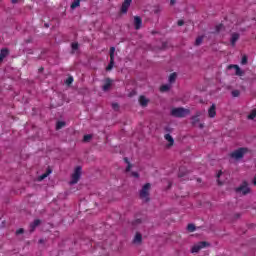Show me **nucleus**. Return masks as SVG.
<instances>
[{
	"label": "nucleus",
	"mask_w": 256,
	"mask_h": 256,
	"mask_svg": "<svg viewBox=\"0 0 256 256\" xmlns=\"http://www.w3.org/2000/svg\"><path fill=\"white\" fill-rule=\"evenodd\" d=\"M81 175H82V168H81V166H78L75 168V170L71 176L70 185H75V184L79 183V180L81 179Z\"/></svg>",
	"instance_id": "nucleus-1"
},
{
	"label": "nucleus",
	"mask_w": 256,
	"mask_h": 256,
	"mask_svg": "<svg viewBox=\"0 0 256 256\" xmlns=\"http://www.w3.org/2000/svg\"><path fill=\"white\" fill-rule=\"evenodd\" d=\"M189 113H190L189 109H185V108H173L171 110L172 117H187Z\"/></svg>",
	"instance_id": "nucleus-2"
},
{
	"label": "nucleus",
	"mask_w": 256,
	"mask_h": 256,
	"mask_svg": "<svg viewBox=\"0 0 256 256\" xmlns=\"http://www.w3.org/2000/svg\"><path fill=\"white\" fill-rule=\"evenodd\" d=\"M151 189V184H145L140 191V198L142 201H149V191Z\"/></svg>",
	"instance_id": "nucleus-3"
},
{
	"label": "nucleus",
	"mask_w": 256,
	"mask_h": 256,
	"mask_svg": "<svg viewBox=\"0 0 256 256\" xmlns=\"http://www.w3.org/2000/svg\"><path fill=\"white\" fill-rule=\"evenodd\" d=\"M236 192L239 193V195H247L248 193H251V188H249L247 182H243L240 187L236 189Z\"/></svg>",
	"instance_id": "nucleus-4"
},
{
	"label": "nucleus",
	"mask_w": 256,
	"mask_h": 256,
	"mask_svg": "<svg viewBox=\"0 0 256 256\" xmlns=\"http://www.w3.org/2000/svg\"><path fill=\"white\" fill-rule=\"evenodd\" d=\"M247 148H240L238 150H235L234 152L231 153V157L232 159H243V156L245 155V153H247Z\"/></svg>",
	"instance_id": "nucleus-5"
},
{
	"label": "nucleus",
	"mask_w": 256,
	"mask_h": 256,
	"mask_svg": "<svg viewBox=\"0 0 256 256\" xmlns=\"http://www.w3.org/2000/svg\"><path fill=\"white\" fill-rule=\"evenodd\" d=\"M209 247V243L207 242H198L196 244H194L191 248V253H199V251H201V249H205Z\"/></svg>",
	"instance_id": "nucleus-6"
},
{
	"label": "nucleus",
	"mask_w": 256,
	"mask_h": 256,
	"mask_svg": "<svg viewBox=\"0 0 256 256\" xmlns=\"http://www.w3.org/2000/svg\"><path fill=\"white\" fill-rule=\"evenodd\" d=\"M115 65V47L110 48V63L106 67L107 71H111L113 69V66Z\"/></svg>",
	"instance_id": "nucleus-7"
},
{
	"label": "nucleus",
	"mask_w": 256,
	"mask_h": 256,
	"mask_svg": "<svg viewBox=\"0 0 256 256\" xmlns=\"http://www.w3.org/2000/svg\"><path fill=\"white\" fill-rule=\"evenodd\" d=\"M228 69H234L235 75H237L238 77H243V75H245V72L241 70L239 65H230L228 66Z\"/></svg>",
	"instance_id": "nucleus-8"
},
{
	"label": "nucleus",
	"mask_w": 256,
	"mask_h": 256,
	"mask_svg": "<svg viewBox=\"0 0 256 256\" xmlns=\"http://www.w3.org/2000/svg\"><path fill=\"white\" fill-rule=\"evenodd\" d=\"M216 115H217V106L215 104H212L208 109V117H210V119H214Z\"/></svg>",
	"instance_id": "nucleus-9"
},
{
	"label": "nucleus",
	"mask_w": 256,
	"mask_h": 256,
	"mask_svg": "<svg viewBox=\"0 0 256 256\" xmlns=\"http://www.w3.org/2000/svg\"><path fill=\"white\" fill-rule=\"evenodd\" d=\"M164 139L168 142V144L166 145L168 148L169 147H173L175 140L173 139V136L170 134H166L164 136Z\"/></svg>",
	"instance_id": "nucleus-10"
},
{
	"label": "nucleus",
	"mask_w": 256,
	"mask_h": 256,
	"mask_svg": "<svg viewBox=\"0 0 256 256\" xmlns=\"http://www.w3.org/2000/svg\"><path fill=\"white\" fill-rule=\"evenodd\" d=\"M130 6H131V0H125L121 8L122 13H127Z\"/></svg>",
	"instance_id": "nucleus-11"
},
{
	"label": "nucleus",
	"mask_w": 256,
	"mask_h": 256,
	"mask_svg": "<svg viewBox=\"0 0 256 256\" xmlns=\"http://www.w3.org/2000/svg\"><path fill=\"white\" fill-rule=\"evenodd\" d=\"M141 25H143V22L139 16L134 17V27L135 29H141Z\"/></svg>",
	"instance_id": "nucleus-12"
},
{
	"label": "nucleus",
	"mask_w": 256,
	"mask_h": 256,
	"mask_svg": "<svg viewBox=\"0 0 256 256\" xmlns=\"http://www.w3.org/2000/svg\"><path fill=\"white\" fill-rule=\"evenodd\" d=\"M239 41V34L233 33L230 39L231 45L234 47V45Z\"/></svg>",
	"instance_id": "nucleus-13"
},
{
	"label": "nucleus",
	"mask_w": 256,
	"mask_h": 256,
	"mask_svg": "<svg viewBox=\"0 0 256 256\" xmlns=\"http://www.w3.org/2000/svg\"><path fill=\"white\" fill-rule=\"evenodd\" d=\"M139 103L142 107H147L149 99H147L145 96H140Z\"/></svg>",
	"instance_id": "nucleus-14"
},
{
	"label": "nucleus",
	"mask_w": 256,
	"mask_h": 256,
	"mask_svg": "<svg viewBox=\"0 0 256 256\" xmlns=\"http://www.w3.org/2000/svg\"><path fill=\"white\" fill-rule=\"evenodd\" d=\"M112 84L113 82L111 80L106 79L105 84L102 87L103 91H109V89H111Z\"/></svg>",
	"instance_id": "nucleus-15"
},
{
	"label": "nucleus",
	"mask_w": 256,
	"mask_h": 256,
	"mask_svg": "<svg viewBox=\"0 0 256 256\" xmlns=\"http://www.w3.org/2000/svg\"><path fill=\"white\" fill-rule=\"evenodd\" d=\"M176 80H177V73L174 72L170 74L168 78L169 84L172 85V83H174Z\"/></svg>",
	"instance_id": "nucleus-16"
},
{
	"label": "nucleus",
	"mask_w": 256,
	"mask_h": 256,
	"mask_svg": "<svg viewBox=\"0 0 256 256\" xmlns=\"http://www.w3.org/2000/svg\"><path fill=\"white\" fill-rule=\"evenodd\" d=\"M169 89H171V84L169 83V84H164V85H162L161 87H160V91L162 92V93H165V91H169Z\"/></svg>",
	"instance_id": "nucleus-17"
},
{
	"label": "nucleus",
	"mask_w": 256,
	"mask_h": 256,
	"mask_svg": "<svg viewBox=\"0 0 256 256\" xmlns=\"http://www.w3.org/2000/svg\"><path fill=\"white\" fill-rule=\"evenodd\" d=\"M142 239H143V237L141 236V234L137 233V234L135 235L133 241H134V243L139 244V243H141Z\"/></svg>",
	"instance_id": "nucleus-18"
},
{
	"label": "nucleus",
	"mask_w": 256,
	"mask_h": 256,
	"mask_svg": "<svg viewBox=\"0 0 256 256\" xmlns=\"http://www.w3.org/2000/svg\"><path fill=\"white\" fill-rule=\"evenodd\" d=\"M51 175V170H48V172L42 174L41 176L38 177V181H43V179H46V177H49Z\"/></svg>",
	"instance_id": "nucleus-19"
},
{
	"label": "nucleus",
	"mask_w": 256,
	"mask_h": 256,
	"mask_svg": "<svg viewBox=\"0 0 256 256\" xmlns=\"http://www.w3.org/2000/svg\"><path fill=\"white\" fill-rule=\"evenodd\" d=\"M9 55V50L7 48H4L1 50V61H3L4 57H7Z\"/></svg>",
	"instance_id": "nucleus-20"
},
{
	"label": "nucleus",
	"mask_w": 256,
	"mask_h": 256,
	"mask_svg": "<svg viewBox=\"0 0 256 256\" xmlns=\"http://www.w3.org/2000/svg\"><path fill=\"white\" fill-rule=\"evenodd\" d=\"M41 223L40 220H35L31 225H30V229L31 231H35V227H38V225Z\"/></svg>",
	"instance_id": "nucleus-21"
},
{
	"label": "nucleus",
	"mask_w": 256,
	"mask_h": 256,
	"mask_svg": "<svg viewBox=\"0 0 256 256\" xmlns=\"http://www.w3.org/2000/svg\"><path fill=\"white\" fill-rule=\"evenodd\" d=\"M63 127H65V122L64 121H58L56 124V129H63Z\"/></svg>",
	"instance_id": "nucleus-22"
},
{
	"label": "nucleus",
	"mask_w": 256,
	"mask_h": 256,
	"mask_svg": "<svg viewBox=\"0 0 256 256\" xmlns=\"http://www.w3.org/2000/svg\"><path fill=\"white\" fill-rule=\"evenodd\" d=\"M80 2L79 0H75L72 4H71V9H77V7H79Z\"/></svg>",
	"instance_id": "nucleus-23"
},
{
	"label": "nucleus",
	"mask_w": 256,
	"mask_h": 256,
	"mask_svg": "<svg viewBox=\"0 0 256 256\" xmlns=\"http://www.w3.org/2000/svg\"><path fill=\"white\" fill-rule=\"evenodd\" d=\"M256 117V109L252 110L251 113L248 115V119H255Z\"/></svg>",
	"instance_id": "nucleus-24"
},
{
	"label": "nucleus",
	"mask_w": 256,
	"mask_h": 256,
	"mask_svg": "<svg viewBox=\"0 0 256 256\" xmlns=\"http://www.w3.org/2000/svg\"><path fill=\"white\" fill-rule=\"evenodd\" d=\"M125 163H127V167H126V171L127 173H129V171H131V167H133L130 163L129 160L127 158L124 159Z\"/></svg>",
	"instance_id": "nucleus-25"
},
{
	"label": "nucleus",
	"mask_w": 256,
	"mask_h": 256,
	"mask_svg": "<svg viewBox=\"0 0 256 256\" xmlns=\"http://www.w3.org/2000/svg\"><path fill=\"white\" fill-rule=\"evenodd\" d=\"M239 95H241V92L239 90L232 91V97H239Z\"/></svg>",
	"instance_id": "nucleus-26"
},
{
	"label": "nucleus",
	"mask_w": 256,
	"mask_h": 256,
	"mask_svg": "<svg viewBox=\"0 0 256 256\" xmlns=\"http://www.w3.org/2000/svg\"><path fill=\"white\" fill-rule=\"evenodd\" d=\"M92 137L93 136L91 134H87L84 136V141L87 143V142L91 141Z\"/></svg>",
	"instance_id": "nucleus-27"
},
{
	"label": "nucleus",
	"mask_w": 256,
	"mask_h": 256,
	"mask_svg": "<svg viewBox=\"0 0 256 256\" xmlns=\"http://www.w3.org/2000/svg\"><path fill=\"white\" fill-rule=\"evenodd\" d=\"M187 229H188V231H190V233H193V231H195V225L189 224Z\"/></svg>",
	"instance_id": "nucleus-28"
},
{
	"label": "nucleus",
	"mask_w": 256,
	"mask_h": 256,
	"mask_svg": "<svg viewBox=\"0 0 256 256\" xmlns=\"http://www.w3.org/2000/svg\"><path fill=\"white\" fill-rule=\"evenodd\" d=\"M79 49V44L77 42L72 43V50L77 51Z\"/></svg>",
	"instance_id": "nucleus-29"
},
{
	"label": "nucleus",
	"mask_w": 256,
	"mask_h": 256,
	"mask_svg": "<svg viewBox=\"0 0 256 256\" xmlns=\"http://www.w3.org/2000/svg\"><path fill=\"white\" fill-rule=\"evenodd\" d=\"M195 43L196 45H200L201 43H203V37H198Z\"/></svg>",
	"instance_id": "nucleus-30"
},
{
	"label": "nucleus",
	"mask_w": 256,
	"mask_h": 256,
	"mask_svg": "<svg viewBox=\"0 0 256 256\" xmlns=\"http://www.w3.org/2000/svg\"><path fill=\"white\" fill-rule=\"evenodd\" d=\"M241 65H247V56L242 57Z\"/></svg>",
	"instance_id": "nucleus-31"
},
{
	"label": "nucleus",
	"mask_w": 256,
	"mask_h": 256,
	"mask_svg": "<svg viewBox=\"0 0 256 256\" xmlns=\"http://www.w3.org/2000/svg\"><path fill=\"white\" fill-rule=\"evenodd\" d=\"M24 232L25 230H23V228H20L16 231V235H23Z\"/></svg>",
	"instance_id": "nucleus-32"
},
{
	"label": "nucleus",
	"mask_w": 256,
	"mask_h": 256,
	"mask_svg": "<svg viewBox=\"0 0 256 256\" xmlns=\"http://www.w3.org/2000/svg\"><path fill=\"white\" fill-rule=\"evenodd\" d=\"M71 83H73V77H69V78L66 80V84H67V85H71Z\"/></svg>",
	"instance_id": "nucleus-33"
},
{
	"label": "nucleus",
	"mask_w": 256,
	"mask_h": 256,
	"mask_svg": "<svg viewBox=\"0 0 256 256\" xmlns=\"http://www.w3.org/2000/svg\"><path fill=\"white\" fill-rule=\"evenodd\" d=\"M131 175H132V177H134V179H139V173L132 172Z\"/></svg>",
	"instance_id": "nucleus-34"
},
{
	"label": "nucleus",
	"mask_w": 256,
	"mask_h": 256,
	"mask_svg": "<svg viewBox=\"0 0 256 256\" xmlns=\"http://www.w3.org/2000/svg\"><path fill=\"white\" fill-rule=\"evenodd\" d=\"M112 107H113V109H114L115 111H117V109H119V104L113 103V104H112Z\"/></svg>",
	"instance_id": "nucleus-35"
},
{
	"label": "nucleus",
	"mask_w": 256,
	"mask_h": 256,
	"mask_svg": "<svg viewBox=\"0 0 256 256\" xmlns=\"http://www.w3.org/2000/svg\"><path fill=\"white\" fill-rule=\"evenodd\" d=\"M183 24H184L183 20H179V21H178L179 27H181Z\"/></svg>",
	"instance_id": "nucleus-36"
},
{
	"label": "nucleus",
	"mask_w": 256,
	"mask_h": 256,
	"mask_svg": "<svg viewBox=\"0 0 256 256\" xmlns=\"http://www.w3.org/2000/svg\"><path fill=\"white\" fill-rule=\"evenodd\" d=\"M221 29H223V25H219V26H217V31H221Z\"/></svg>",
	"instance_id": "nucleus-37"
},
{
	"label": "nucleus",
	"mask_w": 256,
	"mask_h": 256,
	"mask_svg": "<svg viewBox=\"0 0 256 256\" xmlns=\"http://www.w3.org/2000/svg\"><path fill=\"white\" fill-rule=\"evenodd\" d=\"M192 121H193V123H195V121H197V116H194V117L192 118Z\"/></svg>",
	"instance_id": "nucleus-38"
},
{
	"label": "nucleus",
	"mask_w": 256,
	"mask_h": 256,
	"mask_svg": "<svg viewBox=\"0 0 256 256\" xmlns=\"http://www.w3.org/2000/svg\"><path fill=\"white\" fill-rule=\"evenodd\" d=\"M221 175H223V172L220 171V172L217 174L218 179H219V177H221Z\"/></svg>",
	"instance_id": "nucleus-39"
},
{
	"label": "nucleus",
	"mask_w": 256,
	"mask_h": 256,
	"mask_svg": "<svg viewBox=\"0 0 256 256\" xmlns=\"http://www.w3.org/2000/svg\"><path fill=\"white\" fill-rule=\"evenodd\" d=\"M171 5H175V0L170 1Z\"/></svg>",
	"instance_id": "nucleus-40"
},
{
	"label": "nucleus",
	"mask_w": 256,
	"mask_h": 256,
	"mask_svg": "<svg viewBox=\"0 0 256 256\" xmlns=\"http://www.w3.org/2000/svg\"><path fill=\"white\" fill-rule=\"evenodd\" d=\"M19 0H12V3H18Z\"/></svg>",
	"instance_id": "nucleus-41"
},
{
	"label": "nucleus",
	"mask_w": 256,
	"mask_h": 256,
	"mask_svg": "<svg viewBox=\"0 0 256 256\" xmlns=\"http://www.w3.org/2000/svg\"><path fill=\"white\" fill-rule=\"evenodd\" d=\"M200 127L203 128L202 124H200Z\"/></svg>",
	"instance_id": "nucleus-42"
},
{
	"label": "nucleus",
	"mask_w": 256,
	"mask_h": 256,
	"mask_svg": "<svg viewBox=\"0 0 256 256\" xmlns=\"http://www.w3.org/2000/svg\"><path fill=\"white\" fill-rule=\"evenodd\" d=\"M40 243H43V240H40Z\"/></svg>",
	"instance_id": "nucleus-43"
}]
</instances>
